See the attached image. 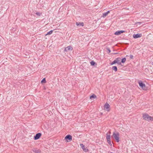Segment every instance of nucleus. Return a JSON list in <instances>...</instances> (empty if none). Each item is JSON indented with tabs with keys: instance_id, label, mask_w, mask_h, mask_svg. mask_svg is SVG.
<instances>
[{
	"instance_id": "f257e3e1",
	"label": "nucleus",
	"mask_w": 153,
	"mask_h": 153,
	"mask_svg": "<svg viewBox=\"0 0 153 153\" xmlns=\"http://www.w3.org/2000/svg\"><path fill=\"white\" fill-rule=\"evenodd\" d=\"M143 117L144 120L148 121H152L153 120V117H152L147 114H143Z\"/></svg>"
},
{
	"instance_id": "f03ea898",
	"label": "nucleus",
	"mask_w": 153,
	"mask_h": 153,
	"mask_svg": "<svg viewBox=\"0 0 153 153\" xmlns=\"http://www.w3.org/2000/svg\"><path fill=\"white\" fill-rule=\"evenodd\" d=\"M112 137L115 138L117 142L119 141V135L118 132L116 131L114 132L112 136Z\"/></svg>"
},
{
	"instance_id": "7ed1b4c3",
	"label": "nucleus",
	"mask_w": 153,
	"mask_h": 153,
	"mask_svg": "<svg viewBox=\"0 0 153 153\" xmlns=\"http://www.w3.org/2000/svg\"><path fill=\"white\" fill-rule=\"evenodd\" d=\"M110 137V134H108V133H107L106 134V139L107 140V142L109 145H112Z\"/></svg>"
},
{
	"instance_id": "20e7f679",
	"label": "nucleus",
	"mask_w": 153,
	"mask_h": 153,
	"mask_svg": "<svg viewBox=\"0 0 153 153\" xmlns=\"http://www.w3.org/2000/svg\"><path fill=\"white\" fill-rule=\"evenodd\" d=\"M138 83L140 87L143 89H145L146 87V85L144 84H143L141 81H139Z\"/></svg>"
},
{
	"instance_id": "39448f33",
	"label": "nucleus",
	"mask_w": 153,
	"mask_h": 153,
	"mask_svg": "<svg viewBox=\"0 0 153 153\" xmlns=\"http://www.w3.org/2000/svg\"><path fill=\"white\" fill-rule=\"evenodd\" d=\"M65 139L68 142L72 140V136L70 135H67L65 137Z\"/></svg>"
},
{
	"instance_id": "423d86ee",
	"label": "nucleus",
	"mask_w": 153,
	"mask_h": 153,
	"mask_svg": "<svg viewBox=\"0 0 153 153\" xmlns=\"http://www.w3.org/2000/svg\"><path fill=\"white\" fill-rule=\"evenodd\" d=\"M110 106L108 104L106 103L104 105V109L105 110L109 111H110Z\"/></svg>"
},
{
	"instance_id": "0eeeda50",
	"label": "nucleus",
	"mask_w": 153,
	"mask_h": 153,
	"mask_svg": "<svg viewBox=\"0 0 153 153\" xmlns=\"http://www.w3.org/2000/svg\"><path fill=\"white\" fill-rule=\"evenodd\" d=\"M41 135L42 134L41 133H38L34 137V139L35 140H37L40 137Z\"/></svg>"
},
{
	"instance_id": "6e6552de",
	"label": "nucleus",
	"mask_w": 153,
	"mask_h": 153,
	"mask_svg": "<svg viewBox=\"0 0 153 153\" xmlns=\"http://www.w3.org/2000/svg\"><path fill=\"white\" fill-rule=\"evenodd\" d=\"M142 36V34H134L133 35V37L135 38H138Z\"/></svg>"
},
{
	"instance_id": "1a4fd4ad",
	"label": "nucleus",
	"mask_w": 153,
	"mask_h": 153,
	"mask_svg": "<svg viewBox=\"0 0 153 153\" xmlns=\"http://www.w3.org/2000/svg\"><path fill=\"white\" fill-rule=\"evenodd\" d=\"M72 49L73 48L72 47L70 46H68L65 48L64 51H72Z\"/></svg>"
},
{
	"instance_id": "9d476101",
	"label": "nucleus",
	"mask_w": 153,
	"mask_h": 153,
	"mask_svg": "<svg viewBox=\"0 0 153 153\" xmlns=\"http://www.w3.org/2000/svg\"><path fill=\"white\" fill-rule=\"evenodd\" d=\"M125 32V31L124 30H120V31H118L114 33L115 35H119L121 33H124Z\"/></svg>"
},
{
	"instance_id": "9b49d317",
	"label": "nucleus",
	"mask_w": 153,
	"mask_h": 153,
	"mask_svg": "<svg viewBox=\"0 0 153 153\" xmlns=\"http://www.w3.org/2000/svg\"><path fill=\"white\" fill-rule=\"evenodd\" d=\"M80 145L83 151L85 152L88 151V149H86L85 148L84 146L82 144H80Z\"/></svg>"
},
{
	"instance_id": "f8f14e48",
	"label": "nucleus",
	"mask_w": 153,
	"mask_h": 153,
	"mask_svg": "<svg viewBox=\"0 0 153 153\" xmlns=\"http://www.w3.org/2000/svg\"><path fill=\"white\" fill-rule=\"evenodd\" d=\"M120 60L121 59L120 58H117L115 60L116 63H117L119 65H120L121 64V63L120 62Z\"/></svg>"
},
{
	"instance_id": "ddd939ff",
	"label": "nucleus",
	"mask_w": 153,
	"mask_h": 153,
	"mask_svg": "<svg viewBox=\"0 0 153 153\" xmlns=\"http://www.w3.org/2000/svg\"><path fill=\"white\" fill-rule=\"evenodd\" d=\"M109 13V11H108L106 12L103 13V14L102 17H106Z\"/></svg>"
},
{
	"instance_id": "4468645a",
	"label": "nucleus",
	"mask_w": 153,
	"mask_h": 153,
	"mask_svg": "<svg viewBox=\"0 0 153 153\" xmlns=\"http://www.w3.org/2000/svg\"><path fill=\"white\" fill-rule=\"evenodd\" d=\"M83 23L82 22L80 23V22H76V25L77 26H78L79 25H80L81 26H83Z\"/></svg>"
},
{
	"instance_id": "2eb2a0df",
	"label": "nucleus",
	"mask_w": 153,
	"mask_h": 153,
	"mask_svg": "<svg viewBox=\"0 0 153 153\" xmlns=\"http://www.w3.org/2000/svg\"><path fill=\"white\" fill-rule=\"evenodd\" d=\"M33 151L35 153H39L40 152L39 151L37 150L36 149H33Z\"/></svg>"
},
{
	"instance_id": "dca6fc26",
	"label": "nucleus",
	"mask_w": 153,
	"mask_h": 153,
	"mask_svg": "<svg viewBox=\"0 0 153 153\" xmlns=\"http://www.w3.org/2000/svg\"><path fill=\"white\" fill-rule=\"evenodd\" d=\"M112 69L114 70L115 72L117 71V67L115 66H113L112 68Z\"/></svg>"
},
{
	"instance_id": "f3484780",
	"label": "nucleus",
	"mask_w": 153,
	"mask_h": 153,
	"mask_svg": "<svg viewBox=\"0 0 153 153\" xmlns=\"http://www.w3.org/2000/svg\"><path fill=\"white\" fill-rule=\"evenodd\" d=\"M53 31L52 30H51L46 35H50L53 32Z\"/></svg>"
},
{
	"instance_id": "a211bd4d",
	"label": "nucleus",
	"mask_w": 153,
	"mask_h": 153,
	"mask_svg": "<svg viewBox=\"0 0 153 153\" xmlns=\"http://www.w3.org/2000/svg\"><path fill=\"white\" fill-rule=\"evenodd\" d=\"M96 98V96L94 95H93L90 97V98L91 99L92 98Z\"/></svg>"
},
{
	"instance_id": "6ab92c4d",
	"label": "nucleus",
	"mask_w": 153,
	"mask_h": 153,
	"mask_svg": "<svg viewBox=\"0 0 153 153\" xmlns=\"http://www.w3.org/2000/svg\"><path fill=\"white\" fill-rule=\"evenodd\" d=\"M41 82L42 83H45L46 82V81L45 78H44L41 81Z\"/></svg>"
},
{
	"instance_id": "aec40b11",
	"label": "nucleus",
	"mask_w": 153,
	"mask_h": 153,
	"mask_svg": "<svg viewBox=\"0 0 153 153\" xmlns=\"http://www.w3.org/2000/svg\"><path fill=\"white\" fill-rule=\"evenodd\" d=\"M126 59L125 58H123L122 59V61H121V62L122 63H124L125 61H126Z\"/></svg>"
},
{
	"instance_id": "412c9836",
	"label": "nucleus",
	"mask_w": 153,
	"mask_h": 153,
	"mask_svg": "<svg viewBox=\"0 0 153 153\" xmlns=\"http://www.w3.org/2000/svg\"><path fill=\"white\" fill-rule=\"evenodd\" d=\"M90 63L91 65H94L95 64V63L94 61H92L90 62Z\"/></svg>"
},
{
	"instance_id": "4be33fe9",
	"label": "nucleus",
	"mask_w": 153,
	"mask_h": 153,
	"mask_svg": "<svg viewBox=\"0 0 153 153\" xmlns=\"http://www.w3.org/2000/svg\"><path fill=\"white\" fill-rule=\"evenodd\" d=\"M41 13L39 12H37L36 13L37 15L40 16L41 15Z\"/></svg>"
},
{
	"instance_id": "5701e85b",
	"label": "nucleus",
	"mask_w": 153,
	"mask_h": 153,
	"mask_svg": "<svg viewBox=\"0 0 153 153\" xmlns=\"http://www.w3.org/2000/svg\"><path fill=\"white\" fill-rule=\"evenodd\" d=\"M115 63H116V61L115 60H114V61H113L111 63V65H113Z\"/></svg>"
},
{
	"instance_id": "b1692460",
	"label": "nucleus",
	"mask_w": 153,
	"mask_h": 153,
	"mask_svg": "<svg viewBox=\"0 0 153 153\" xmlns=\"http://www.w3.org/2000/svg\"><path fill=\"white\" fill-rule=\"evenodd\" d=\"M139 24V25H140L142 24V22H137L135 24Z\"/></svg>"
},
{
	"instance_id": "393cba45",
	"label": "nucleus",
	"mask_w": 153,
	"mask_h": 153,
	"mask_svg": "<svg viewBox=\"0 0 153 153\" xmlns=\"http://www.w3.org/2000/svg\"><path fill=\"white\" fill-rule=\"evenodd\" d=\"M130 57L131 59H132L133 57V56L132 55L130 56Z\"/></svg>"
},
{
	"instance_id": "a878e982",
	"label": "nucleus",
	"mask_w": 153,
	"mask_h": 153,
	"mask_svg": "<svg viewBox=\"0 0 153 153\" xmlns=\"http://www.w3.org/2000/svg\"><path fill=\"white\" fill-rule=\"evenodd\" d=\"M107 50L109 51V53H110L111 52V51L109 48H108Z\"/></svg>"
},
{
	"instance_id": "bb28decb",
	"label": "nucleus",
	"mask_w": 153,
	"mask_h": 153,
	"mask_svg": "<svg viewBox=\"0 0 153 153\" xmlns=\"http://www.w3.org/2000/svg\"><path fill=\"white\" fill-rule=\"evenodd\" d=\"M152 65H153V63H152Z\"/></svg>"
},
{
	"instance_id": "cd10ccee",
	"label": "nucleus",
	"mask_w": 153,
	"mask_h": 153,
	"mask_svg": "<svg viewBox=\"0 0 153 153\" xmlns=\"http://www.w3.org/2000/svg\"><path fill=\"white\" fill-rule=\"evenodd\" d=\"M112 153V152H111V153Z\"/></svg>"
}]
</instances>
